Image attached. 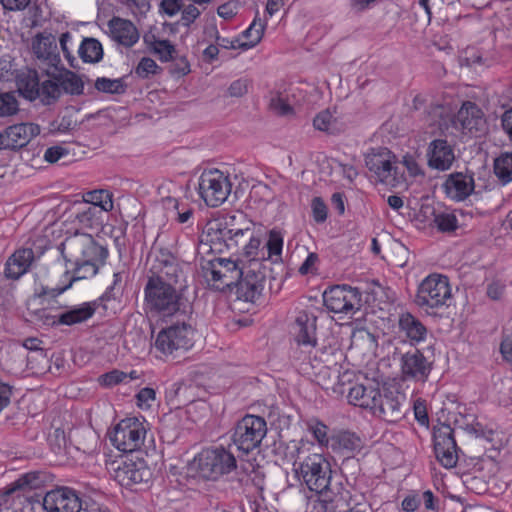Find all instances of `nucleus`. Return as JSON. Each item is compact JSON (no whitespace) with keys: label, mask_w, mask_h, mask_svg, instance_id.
<instances>
[{"label":"nucleus","mask_w":512,"mask_h":512,"mask_svg":"<svg viewBox=\"0 0 512 512\" xmlns=\"http://www.w3.org/2000/svg\"><path fill=\"white\" fill-rule=\"evenodd\" d=\"M235 236H238V243L242 239L248 241L244 243L243 251L238 260L244 269V281L241 292L249 299H259L265 286L267 272L269 270L266 264V251L261 247V240L255 236L253 229L246 227L236 229Z\"/></svg>","instance_id":"obj_1"},{"label":"nucleus","mask_w":512,"mask_h":512,"mask_svg":"<svg viewBox=\"0 0 512 512\" xmlns=\"http://www.w3.org/2000/svg\"><path fill=\"white\" fill-rule=\"evenodd\" d=\"M297 473L308 489L319 495L313 503L314 512H335L337 494L331 488L329 461L322 454H310L299 464Z\"/></svg>","instance_id":"obj_2"},{"label":"nucleus","mask_w":512,"mask_h":512,"mask_svg":"<svg viewBox=\"0 0 512 512\" xmlns=\"http://www.w3.org/2000/svg\"><path fill=\"white\" fill-rule=\"evenodd\" d=\"M183 289L174 287L158 278H148L144 287L145 308L162 318L184 316L192 312L190 302L183 296Z\"/></svg>","instance_id":"obj_3"},{"label":"nucleus","mask_w":512,"mask_h":512,"mask_svg":"<svg viewBox=\"0 0 512 512\" xmlns=\"http://www.w3.org/2000/svg\"><path fill=\"white\" fill-rule=\"evenodd\" d=\"M450 120L453 127L464 134L472 135L480 131L484 125L482 111L476 104L469 101L463 103L453 118H450V109L441 104L431 106L427 112L426 121L430 126H437L441 132L449 129L448 121Z\"/></svg>","instance_id":"obj_4"},{"label":"nucleus","mask_w":512,"mask_h":512,"mask_svg":"<svg viewBox=\"0 0 512 512\" xmlns=\"http://www.w3.org/2000/svg\"><path fill=\"white\" fill-rule=\"evenodd\" d=\"M203 276L207 283L217 290L238 286L239 299L247 302H255L257 299H249L241 292L244 281V269L240 261L230 258H213L202 266Z\"/></svg>","instance_id":"obj_5"},{"label":"nucleus","mask_w":512,"mask_h":512,"mask_svg":"<svg viewBox=\"0 0 512 512\" xmlns=\"http://www.w3.org/2000/svg\"><path fill=\"white\" fill-rule=\"evenodd\" d=\"M236 468L234 455L223 447L208 448L198 453L190 463V471L206 480H217Z\"/></svg>","instance_id":"obj_6"},{"label":"nucleus","mask_w":512,"mask_h":512,"mask_svg":"<svg viewBox=\"0 0 512 512\" xmlns=\"http://www.w3.org/2000/svg\"><path fill=\"white\" fill-rule=\"evenodd\" d=\"M452 301V289L446 276L431 274L419 284L415 303L427 314H436Z\"/></svg>","instance_id":"obj_7"},{"label":"nucleus","mask_w":512,"mask_h":512,"mask_svg":"<svg viewBox=\"0 0 512 512\" xmlns=\"http://www.w3.org/2000/svg\"><path fill=\"white\" fill-rule=\"evenodd\" d=\"M365 164L372 177L391 188L405 182V175L397 157L387 148L372 149L365 157Z\"/></svg>","instance_id":"obj_8"},{"label":"nucleus","mask_w":512,"mask_h":512,"mask_svg":"<svg viewBox=\"0 0 512 512\" xmlns=\"http://www.w3.org/2000/svg\"><path fill=\"white\" fill-rule=\"evenodd\" d=\"M147 425L143 419L128 417L115 425L110 433L111 444L119 451L133 453L144 445Z\"/></svg>","instance_id":"obj_9"},{"label":"nucleus","mask_w":512,"mask_h":512,"mask_svg":"<svg viewBox=\"0 0 512 512\" xmlns=\"http://www.w3.org/2000/svg\"><path fill=\"white\" fill-rule=\"evenodd\" d=\"M66 262L106 259L108 251L87 233L75 232L66 237L59 247Z\"/></svg>","instance_id":"obj_10"},{"label":"nucleus","mask_w":512,"mask_h":512,"mask_svg":"<svg viewBox=\"0 0 512 512\" xmlns=\"http://www.w3.org/2000/svg\"><path fill=\"white\" fill-rule=\"evenodd\" d=\"M177 322L162 329L155 340V348L164 355H172L179 350L193 346L194 329L187 323L188 318L176 316Z\"/></svg>","instance_id":"obj_11"},{"label":"nucleus","mask_w":512,"mask_h":512,"mask_svg":"<svg viewBox=\"0 0 512 512\" xmlns=\"http://www.w3.org/2000/svg\"><path fill=\"white\" fill-rule=\"evenodd\" d=\"M229 175L218 169L204 170L198 182L201 199L210 207L222 205L231 193Z\"/></svg>","instance_id":"obj_12"},{"label":"nucleus","mask_w":512,"mask_h":512,"mask_svg":"<svg viewBox=\"0 0 512 512\" xmlns=\"http://www.w3.org/2000/svg\"><path fill=\"white\" fill-rule=\"evenodd\" d=\"M267 424L264 418L246 415L237 422L232 435L233 444L243 454L258 448L266 436Z\"/></svg>","instance_id":"obj_13"},{"label":"nucleus","mask_w":512,"mask_h":512,"mask_svg":"<svg viewBox=\"0 0 512 512\" xmlns=\"http://www.w3.org/2000/svg\"><path fill=\"white\" fill-rule=\"evenodd\" d=\"M325 307L335 314L353 317L362 307V293L348 285H335L323 293Z\"/></svg>","instance_id":"obj_14"},{"label":"nucleus","mask_w":512,"mask_h":512,"mask_svg":"<svg viewBox=\"0 0 512 512\" xmlns=\"http://www.w3.org/2000/svg\"><path fill=\"white\" fill-rule=\"evenodd\" d=\"M105 260L106 259H88L79 262H70L74 266L72 273L67 269L63 273L60 282L55 287L42 288L39 296L53 298L58 297L70 289L74 282L94 277L98 273L100 266L104 264Z\"/></svg>","instance_id":"obj_15"},{"label":"nucleus","mask_w":512,"mask_h":512,"mask_svg":"<svg viewBox=\"0 0 512 512\" xmlns=\"http://www.w3.org/2000/svg\"><path fill=\"white\" fill-rule=\"evenodd\" d=\"M151 272L152 276L149 278H158L180 289L185 287L186 274L182 266L178 259L166 250H160L155 254Z\"/></svg>","instance_id":"obj_16"},{"label":"nucleus","mask_w":512,"mask_h":512,"mask_svg":"<svg viewBox=\"0 0 512 512\" xmlns=\"http://www.w3.org/2000/svg\"><path fill=\"white\" fill-rule=\"evenodd\" d=\"M152 477V472L143 459L126 458L120 461L114 469L115 480L124 487H132L137 484L147 483Z\"/></svg>","instance_id":"obj_17"},{"label":"nucleus","mask_w":512,"mask_h":512,"mask_svg":"<svg viewBox=\"0 0 512 512\" xmlns=\"http://www.w3.org/2000/svg\"><path fill=\"white\" fill-rule=\"evenodd\" d=\"M432 363L418 350L408 351L400 358V376L403 381H427Z\"/></svg>","instance_id":"obj_18"},{"label":"nucleus","mask_w":512,"mask_h":512,"mask_svg":"<svg viewBox=\"0 0 512 512\" xmlns=\"http://www.w3.org/2000/svg\"><path fill=\"white\" fill-rule=\"evenodd\" d=\"M82 501L75 490L60 487L48 491L43 499L46 512H82Z\"/></svg>","instance_id":"obj_19"},{"label":"nucleus","mask_w":512,"mask_h":512,"mask_svg":"<svg viewBox=\"0 0 512 512\" xmlns=\"http://www.w3.org/2000/svg\"><path fill=\"white\" fill-rule=\"evenodd\" d=\"M375 407L370 411L374 416L386 422H396L402 417L401 407L405 401V395L397 390L385 388L379 392Z\"/></svg>","instance_id":"obj_20"},{"label":"nucleus","mask_w":512,"mask_h":512,"mask_svg":"<svg viewBox=\"0 0 512 512\" xmlns=\"http://www.w3.org/2000/svg\"><path fill=\"white\" fill-rule=\"evenodd\" d=\"M40 126L35 123H19L0 132V149L15 150L26 146L39 135Z\"/></svg>","instance_id":"obj_21"},{"label":"nucleus","mask_w":512,"mask_h":512,"mask_svg":"<svg viewBox=\"0 0 512 512\" xmlns=\"http://www.w3.org/2000/svg\"><path fill=\"white\" fill-rule=\"evenodd\" d=\"M434 452L437 460L445 468H453L458 461L456 441L449 426L434 432Z\"/></svg>","instance_id":"obj_22"},{"label":"nucleus","mask_w":512,"mask_h":512,"mask_svg":"<svg viewBox=\"0 0 512 512\" xmlns=\"http://www.w3.org/2000/svg\"><path fill=\"white\" fill-rule=\"evenodd\" d=\"M294 338L304 352L311 353L316 347V317L306 311H300L295 319Z\"/></svg>","instance_id":"obj_23"},{"label":"nucleus","mask_w":512,"mask_h":512,"mask_svg":"<svg viewBox=\"0 0 512 512\" xmlns=\"http://www.w3.org/2000/svg\"><path fill=\"white\" fill-rule=\"evenodd\" d=\"M32 51L45 65L58 68L61 59L56 37L50 33H38L32 40Z\"/></svg>","instance_id":"obj_24"},{"label":"nucleus","mask_w":512,"mask_h":512,"mask_svg":"<svg viewBox=\"0 0 512 512\" xmlns=\"http://www.w3.org/2000/svg\"><path fill=\"white\" fill-rule=\"evenodd\" d=\"M426 156L429 167L439 171L450 169L455 160L453 147L444 139L430 142Z\"/></svg>","instance_id":"obj_25"},{"label":"nucleus","mask_w":512,"mask_h":512,"mask_svg":"<svg viewBox=\"0 0 512 512\" xmlns=\"http://www.w3.org/2000/svg\"><path fill=\"white\" fill-rule=\"evenodd\" d=\"M107 26L111 39L120 45L132 47L139 40V32L129 20L113 17Z\"/></svg>","instance_id":"obj_26"},{"label":"nucleus","mask_w":512,"mask_h":512,"mask_svg":"<svg viewBox=\"0 0 512 512\" xmlns=\"http://www.w3.org/2000/svg\"><path fill=\"white\" fill-rule=\"evenodd\" d=\"M474 179L461 172L452 173L443 184L446 195L456 201H463L474 191Z\"/></svg>","instance_id":"obj_27"},{"label":"nucleus","mask_w":512,"mask_h":512,"mask_svg":"<svg viewBox=\"0 0 512 512\" xmlns=\"http://www.w3.org/2000/svg\"><path fill=\"white\" fill-rule=\"evenodd\" d=\"M34 261V252L31 248L16 250L6 261L4 274L6 278L18 280L28 272Z\"/></svg>","instance_id":"obj_28"},{"label":"nucleus","mask_w":512,"mask_h":512,"mask_svg":"<svg viewBox=\"0 0 512 512\" xmlns=\"http://www.w3.org/2000/svg\"><path fill=\"white\" fill-rule=\"evenodd\" d=\"M380 389L377 385L368 383H356L348 390L347 400L350 404L358 406L369 411L375 407V402L378 399Z\"/></svg>","instance_id":"obj_29"},{"label":"nucleus","mask_w":512,"mask_h":512,"mask_svg":"<svg viewBox=\"0 0 512 512\" xmlns=\"http://www.w3.org/2000/svg\"><path fill=\"white\" fill-rule=\"evenodd\" d=\"M97 308V301L69 306L65 311L58 314V323L60 325L72 326L86 322L95 314Z\"/></svg>","instance_id":"obj_30"},{"label":"nucleus","mask_w":512,"mask_h":512,"mask_svg":"<svg viewBox=\"0 0 512 512\" xmlns=\"http://www.w3.org/2000/svg\"><path fill=\"white\" fill-rule=\"evenodd\" d=\"M163 207L166 211L167 218L178 224H185L187 227L193 225L194 208L190 204L179 201L173 197H166L163 199Z\"/></svg>","instance_id":"obj_31"},{"label":"nucleus","mask_w":512,"mask_h":512,"mask_svg":"<svg viewBox=\"0 0 512 512\" xmlns=\"http://www.w3.org/2000/svg\"><path fill=\"white\" fill-rule=\"evenodd\" d=\"M399 330L409 340L411 345H416L426 340L427 329L423 323L410 313H403L399 317Z\"/></svg>","instance_id":"obj_32"},{"label":"nucleus","mask_w":512,"mask_h":512,"mask_svg":"<svg viewBox=\"0 0 512 512\" xmlns=\"http://www.w3.org/2000/svg\"><path fill=\"white\" fill-rule=\"evenodd\" d=\"M18 92L27 100L34 101L39 96V79L35 70L27 69L17 75Z\"/></svg>","instance_id":"obj_33"},{"label":"nucleus","mask_w":512,"mask_h":512,"mask_svg":"<svg viewBox=\"0 0 512 512\" xmlns=\"http://www.w3.org/2000/svg\"><path fill=\"white\" fill-rule=\"evenodd\" d=\"M46 482V476L44 473L39 471H32L21 475L15 480L5 492L0 495V498H6L16 490H32L38 489Z\"/></svg>","instance_id":"obj_34"},{"label":"nucleus","mask_w":512,"mask_h":512,"mask_svg":"<svg viewBox=\"0 0 512 512\" xmlns=\"http://www.w3.org/2000/svg\"><path fill=\"white\" fill-rule=\"evenodd\" d=\"M313 126L316 130L328 134H338L344 130V123L336 111L330 109L319 112L313 119Z\"/></svg>","instance_id":"obj_35"},{"label":"nucleus","mask_w":512,"mask_h":512,"mask_svg":"<svg viewBox=\"0 0 512 512\" xmlns=\"http://www.w3.org/2000/svg\"><path fill=\"white\" fill-rule=\"evenodd\" d=\"M269 109L278 116L294 114L293 99L287 91H272L268 98Z\"/></svg>","instance_id":"obj_36"},{"label":"nucleus","mask_w":512,"mask_h":512,"mask_svg":"<svg viewBox=\"0 0 512 512\" xmlns=\"http://www.w3.org/2000/svg\"><path fill=\"white\" fill-rule=\"evenodd\" d=\"M361 439L353 432L340 431L331 437V448L340 453L353 452L361 448Z\"/></svg>","instance_id":"obj_37"},{"label":"nucleus","mask_w":512,"mask_h":512,"mask_svg":"<svg viewBox=\"0 0 512 512\" xmlns=\"http://www.w3.org/2000/svg\"><path fill=\"white\" fill-rule=\"evenodd\" d=\"M266 19H262L257 12L249 27L242 32V37L247 41L239 44V47L249 49L255 47L262 39L266 29Z\"/></svg>","instance_id":"obj_38"},{"label":"nucleus","mask_w":512,"mask_h":512,"mask_svg":"<svg viewBox=\"0 0 512 512\" xmlns=\"http://www.w3.org/2000/svg\"><path fill=\"white\" fill-rule=\"evenodd\" d=\"M236 229L228 228L226 219H216L207 224V238L211 241L233 240L238 244V236H235Z\"/></svg>","instance_id":"obj_39"},{"label":"nucleus","mask_w":512,"mask_h":512,"mask_svg":"<svg viewBox=\"0 0 512 512\" xmlns=\"http://www.w3.org/2000/svg\"><path fill=\"white\" fill-rule=\"evenodd\" d=\"M78 53L87 63H97L103 58L102 45L95 38H85L79 46Z\"/></svg>","instance_id":"obj_40"},{"label":"nucleus","mask_w":512,"mask_h":512,"mask_svg":"<svg viewBox=\"0 0 512 512\" xmlns=\"http://www.w3.org/2000/svg\"><path fill=\"white\" fill-rule=\"evenodd\" d=\"M84 202L97 206L103 213L111 211L114 207L112 193L104 189L87 192L84 195Z\"/></svg>","instance_id":"obj_41"},{"label":"nucleus","mask_w":512,"mask_h":512,"mask_svg":"<svg viewBox=\"0 0 512 512\" xmlns=\"http://www.w3.org/2000/svg\"><path fill=\"white\" fill-rule=\"evenodd\" d=\"M266 251V263L270 260L273 263L281 261L283 249V236L279 231L272 230L269 233L267 242L263 245Z\"/></svg>","instance_id":"obj_42"},{"label":"nucleus","mask_w":512,"mask_h":512,"mask_svg":"<svg viewBox=\"0 0 512 512\" xmlns=\"http://www.w3.org/2000/svg\"><path fill=\"white\" fill-rule=\"evenodd\" d=\"M103 212L97 206L84 202L76 213V219L84 227H93L101 223Z\"/></svg>","instance_id":"obj_43"},{"label":"nucleus","mask_w":512,"mask_h":512,"mask_svg":"<svg viewBox=\"0 0 512 512\" xmlns=\"http://www.w3.org/2000/svg\"><path fill=\"white\" fill-rule=\"evenodd\" d=\"M494 173L504 184L512 181V153H502L495 159Z\"/></svg>","instance_id":"obj_44"},{"label":"nucleus","mask_w":512,"mask_h":512,"mask_svg":"<svg viewBox=\"0 0 512 512\" xmlns=\"http://www.w3.org/2000/svg\"><path fill=\"white\" fill-rule=\"evenodd\" d=\"M61 86L58 79L45 80L39 86L38 99L44 105L54 103L61 96Z\"/></svg>","instance_id":"obj_45"},{"label":"nucleus","mask_w":512,"mask_h":512,"mask_svg":"<svg viewBox=\"0 0 512 512\" xmlns=\"http://www.w3.org/2000/svg\"><path fill=\"white\" fill-rule=\"evenodd\" d=\"M61 86V93L80 95L83 93L84 84L81 78L73 72H66L58 79Z\"/></svg>","instance_id":"obj_46"},{"label":"nucleus","mask_w":512,"mask_h":512,"mask_svg":"<svg viewBox=\"0 0 512 512\" xmlns=\"http://www.w3.org/2000/svg\"><path fill=\"white\" fill-rule=\"evenodd\" d=\"M149 48L159 56L162 62H168L172 59L173 53L175 52L174 46L169 40L156 39L154 36L152 40H147Z\"/></svg>","instance_id":"obj_47"},{"label":"nucleus","mask_w":512,"mask_h":512,"mask_svg":"<svg viewBox=\"0 0 512 512\" xmlns=\"http://www.w3.org/2000/svg\"><path fill=\"white\" fill-rule=\"evenodd\" d=\"M19 112V102L13 92L0 93V117H11Z\"/></svg>","instance_id":"obj_48"},{"label":"nucleus","mask_w":512,"mask_h":512,"mask_svg":"<svg viewBox=\"0 0 512 512\" xmlns=\"http://www.w3.org/2000/svg\"><path fill=\"white\" fill-rule=\"evenodd\" d=\"M433 222L441 232H452L458 227V220L452 212H438L434 214Z\"/></svg>","instance_id":"obj_49"},{"label":"nucleus","mask_w":512,"mask_h":512,"mask_svg":"<svg viewBox=\"0 0 512 512\" xmlns=\"http://www.w3.org/2000/svg\"><path fill=\"white\" fill-rule=\"evenodd\" d=\"M95 88L105 93L118 94L124 91V86L120 79L97 78Z\"/></svg>","instance_id":"obj_50"},{"label":"nucleus","mask_w":512,"mask_h":512,"mask_svg":"<svg viewBox=\"0 0 512 512\" xmlns=\"http://www.w3.org/2000/svg\"><path fill=\"white\" fill-rule=\"evenodd\" d=\"M33 320L45 326H58V315L51 314L46 308L37 309L31 312Z\"/></svg>","instance_id":"obj_51"},{"label":"nucleus","mask_w":512,"mask_h":512,"mask_svg":"<svg viewBox=\"0 0 512 512\" xmlns=\"http://www.w3.org/2000/svg\"><path fill=\"white\" fill-rule=\"evenodd\" d=\"M159 66L149 57H143L138 63L135 73L141 78H148L150 75L156 74Z\"/></svg>","instance_id":"obj_52"},{"label":"nucleus","mask_w":512,"mask_h":512,"mask_svg":"<svg viewBox=\"0 0 512 512\" xmlns=\"http://www.w3.org/2000/svg\"><path fill=\"white\" fill-rule=\"evenodd\" d=\"M309 431L321 445L331 446V438L328 437V427L320 422L309 425Z\"/></svg>","instance_id":"obj_53"},{"label":"nucleus","mask_w":512,"mask_h":512,"mask_svg":"<svg viewBox=\"0 0 512 512\" xmlns=\"http://www.w3.org/2000/svg\"><path fill=\"white\" fill-rule=\"evenodd\" d=\"M251 81L247 78H239L228 87L227 93L231 97H242L247 94Z\"/></svg>","instance_id":"obj_54"},{"label":"nucleus","mask_w":512,"mask_h":512,"mask_svg":"<svg viewBox=\"0 0 512 512\" xmlns=\"http://www.w3.org/2000/svg\"><path fill=\"white\" fill-rule=\"evenodd\" d=\"M126 378V373L119 370H112L101 375L98 381L102 386L111 387L123 382Z\"/></svg>","instance_id":"obj_55"},{"label":"nucleus","mask_w":512,"mask_h":512,"mask_svg":"<svg viewBox=\"0 0 512 512\" xmlns=\"http://www.w3.org/2000/svg\"><path fill=\"white\" fill-rule=\"evenodd\" d=\"M312 216L317 223H323L327 219V206L320 197H315L311 203Z\"/></svg>","instance_id":"obj_56"},{"label":"nucleus","mask_w":512,"mask_h":512,"mask_svg":"<svg viewBox=\"0 0 512 512\" xmlns=\"http://www.w3.org/2000/svg\"><path fill=\"white\" fill-rule=\"evenodd\" d=\"M137 405L142 409H148L155 401V391L152 388H142L136 395Z\"/></svg>","instance_id":"obj_57"},{"label":"nucleus","mask_w":512,"mask_h":512,"mask_svg":"<svg viewBox=\"0 0 512 512\" xmlns=\"http://www.w3.org/2000/svg\"><path fill=\"white\" fill-rule=\"evenodd\" d=\"M318 255L316 253H309L306 259L299 267L301 275L315 274L317 272Z\"/></svg>","instance_id":"obj_58"},{"label":"nucleus","mask_w":512,"mask_h":512,"mask_svg":"<svg viewBox=\"0 0 512 512\" xmlns=\"http://www.w3.org/2000/svg\"><path fill=\"white\" fill-rule=\"evenodd\" d=\"M68 154L66 148L62 146H52L46 149L44 159L49 163H55Z\"/></svg>","instance_id":"obj_59"},{"label":"nucleus","mask_w":512,"mask_h":512,"mask_svg":"<svg viewBox=\"0 0 512 512\" xmlns=\"http://www.w3.org/2000/svg\"><path fill=\"white\" fill-rule=\"evenodd\" d=\"M161 11L169 17L175 16L182 9L181 0H162L160 3Z\"/></svg>","instance_id":"obj_60"},{"label":"nucleus","mask_w":512,"mask_h":512,"mask_svg":"<svg viewBox=\"0 0 512 512\" xmlns=\"http://www.w3.org/2000/svg\"><path fill=\"white\" fill-rule=\"evenodd\" d=\"M61 49L65 58L68 60L70 66L74 67L75 58L71 54L69 44L72 42V35L70 32L62 33L59 39Z\"/></svg>","instance_id":"obj_61"},{"label":"nucleus","mask_w":512,"mask_h":512,"mask_svg":"<svg viewBox=\"0 0 512 512\" xmlns=\"http://www.w3.org/2000/svg\"><path fill=\"white\" fill-rule=\"evenodd\" d=\"M200 15V11L194 5H188L182 10V22L183 25L189 26L193 23Z\"/></svg>","instance_id":"obj_62"},{"label":"nucleus","mask_w":512,"mask_h":512,"mask_svg":"<svg viewBox=\"0 0 512 512\" xmlns=\"http://www.w3.org/2000/svg\"><path fill=\"white\" fill-rule=\"evenodd\" d=\"M505 285L499 281H493L487 286V295L492 300H499L503 295Z\"/></svg>","instance_id":"obj_63"},{"label":"nucleus","mask_w":512,"mask_h":512,"mask_svg":"<svg viewBox=\"0 0 512 512\" xmlns=\"http://www.w3.org/2000/svg\"><path fill=\"white\" fill-rule=\"evenodd\" d=\"M501 124L509 139L512 141V108L504 112L501 117Z\"/></svg>","instance_id":"obj_64"}]
</instances>
